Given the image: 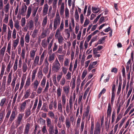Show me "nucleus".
<instances>
[{
	"mask_svg": "<svg viewBox=\"0 0 134 134\" xmlns=\"http://www.w3.org/2000/svg\"><path fill=\"white\" fill-rule=\"evenodd\" d=\"M115 95V94H113V93H111V103L112 105H113L114 103V99Z\"/></svg>",
	"mask_w": 134,
	"mask_h": 134,
	"instance_id": "obj_55",
	"label": "nucleus"
},
{
	"mask_svg": "<svg viewBox=\"0 0 134 134\" xmlns=\"http://www.w3.org/2000/svg\"><path fill=\"white\" fill-rule=\"evenodd\" d=\"M58 40V42L60 45L62 44L64 39L62 36L57 38Z\"/></svg>",
	"mask_w": 134,
	"mask_h": 134,
	"instance_id": "obj_45",
	"label": "nucleus"
},
{
	"mask_svg": "<svg viewBox=\"0 0 134 134\" xmlns=\"http://www.w3.org/2000/svg\"><path fill=\"white\" fill-rule=\"evenodd\" d=\"M47 16H46L44 18L42 22V25L43 27H44L46 24L47 22Z\"/></svg>",
	"mask_w": 134,
	"mask_h": 134,
	"instance_id": "obj_41",
	"label": "nucleus"
},
{
	"mask_svg": "<svg viewBox=\"0 0 134 134\" xmlns=\"http://www.w3.org/2000/svg\"><path fill=\"white\" fill-rule=\"evenodd\" d=\"M22 69L23 72L24 73L26 72L27 69V67L26 63H23Z\"/></svg>",
	"mask_w": 134,
	"mask_h": 134,
	"instance_id": "obj_22",
	"label": "nucleus"
},
{
	"mask_svg": "<svg viewBox=\"0 0 134 134\" xmlns=\"http://www.w3.org/2000/svg\"><path fill=\"white\" fill-rule=\"evenodd\" d=\"M5 113L4 111H0V121H2L4 117Z\"/></svg>",
	"mask_w": 134,
	"mask_h": 134,
	"instance_id": "obj_27",
	"label": "nucleus"
},
{
	"mask_svg": "<svg viewBox=\"0 0 134 134\" xmlns=\"http://www.w3.org/2000/svg\"><path fill=\"white\" fill-rule=\"evenodd\" d=\"M58 53H63L62 55H59L58 58L59 61L61 62H63L64 59V56L66 53L65 51H58Z\"/></svg>",
	"mask_w": 134,
	"mask_h": 134,
	"instance_id": "obj_4",
	"label": "nucleus"
},
{
	"mask_svg": "<svg viewBox=\"0 0 134 134\" xmlns=\"http://www.w3.org/2000/svg\"><path fill=\"white\" fill-rule=\"evenodd\" d=\"M30 37L29 34L27 33L25 36V42L27 43H29L30 42Z\"/></svg>",
	"mask_w": 134,
	"mask_h": 134,
	"instance_id": "obj_36",
	"label": "nucleus"
},
{
	"mask_svg": "<svg viewBox=\"0 0 134 134\" xmlns=\"http://www.w3.org/2000/svg\"><path fill=\"white\" fill-rule=\"evenodd\" d=\"M107 36H104L102 37L98 41V44H101L105 40V37H107Z\"/></svg>",
	"mask_w": 134,
	"mask_h": 134,
	"instance_id": "obj_51",
	"label": "nucleus"
},
{
	"mask_svg": "<svg viewBox=\"0 0 134 134\" xmlns=\"http://www.w3.org/2000/svg\"><path fill=\"white\" fill-rule=\"evenodd\" d=\"M122 114L120 113L117 116L116 121L115 124L117 123L122 118Z\"/></svg>",
	"mask_w": 134,
	"mask_h": 134,
	"instance_id": "obj_43",
	"label": "nucleus"
},
{
	"mask_svg": "<svg viewBox=\"0 0 134 134\" xmlns=\"http://www.w3.org/2000/svg\"><path fill=\"white\" fill-rule=\"evenodd\" d=\"M40 81H39L37 80H35L34 82L32 83L31 86H33L34 88L36 90L37 89L40 83Z\"/></svg>",
	"mask_w": 134,
	"mask_h": 134,
	"instance_id": "obj_9",
	"label": "nucleus"
},
{
	"mask_svg": "<svg viewBox=\"0 0 134 134\" xmlns=\"http://www.w3.org/2000/svg\"><path fill=\"white\" fill-rule=\"evenodd\" d=\"M47 125L48 128V130L49 134H55V128H57V127H55L54 129V125L52 124L50 119L47 118L46 119Z\"/></svg>",
	"mask_w": 134,
	"mask_h": 134,
	"instance_id": "obj_1",
	"label": "nucleus"
},
{
	"mask_svg": "<svg viewBox=\"0 0 134 134\" xmlns=\"http://www.w3.org/2000/svg\"><path fill=\"white\" fill-rule=\"evenodd\" d=\"M30 77H28L26 81L25 85L24 86V88L25 89L28 88L29 86L30 85Z\"/></svg>",
	"mask_w": 134,
	"mask_h": 134,
	"instance_id": "obj_16",
	"label": "nucleus"
},
{
	"mask_svg": "<svg viewBox=\"0 0 134 134\" xmlns=\"http://www.w3.org/2000/svg\"><path fill=\"white\" fill-rule=\"evenodd\" d=\"M6 102V98H2L1 100L0 103V106L2 107L4 105V104Z\"/></svg>",
	"mask_w": 134,
	"mask_h": 134,
	"instance_id": "obj_39",
	"label": "nucleus"
},
{
	"mask_svg": "<svg viewBox=\"0 0 134 134\" xmlns=\"http://www.w3.org/2000/svg\"><path fill=\"white\" fill-rule=\"evenodd\" d=\"M14 22V26L15 27L17 30H19V21L18 20H17L16 21H15Z\"/></svg>",
	"mask_w": 134,
	"mask_h": 134,
	"instance_id": "obj_38",
	"label": "nucleus"
},
{
	"mask_svg": "<svg viewBox=\"0 0 134 134\" xmlns=\"http://www.w3.org/2000/svg\"><path fill=\"white\" fill-rule=\"evenodd\" d=\"M20 43L22 47H23L24 46V38L23 37H21L20 38Z\"/></svg>",
	"mask_w": 134,
	"mask_h": 134,
	"instance_id": "obj_61",
	"label": "nucleus"
},
{
	"mask_svg": "<svg viewBox=\"0 0 134 134\" xmlns=\"http://www.w3.org/2000/svg\"><path fill=\"white\" fill-rule=\"evenodd\" d=\"M27 100H25L24 102L22 103L20 107V109L21 110L24 111L26 106V102Z\"/></svg>",
	"mask_w": 134,
	"mask_h": 134,
	"instance_id": "obj_26",
	"label": "nucleus"
},
{
	"mask_svg": "<svg viewBox=\"0 0 134 134\" xmlns=\"http://www.w3.org/2000/svg\"><path fill=\"white\" fill-rule=\"evenodd\" d=\"M13 64L10 61L6 69V71L8 73H9L10 71V68L12 67Z\"/></svg>",
	"mask_w": 134,
	"mask_h": 134,
	"instance_id": "obj_21",
	"label": "nucleus"
},
{
	"mask_svg": "<svg viewBox=\"0 0 134 134\" xmlns=\"http://www.w3.org/2000/svg\"><path fill=\"white\" fill-rule=\"evenodd\" d=\"M112 111V108L111 107L110 103L108 104V109L107 110V113H111Z\"/></svg>",
	"mask_w": 134,
	"mask_h": 134,
	"instance_id": "obj_50",
	"label": "nucleus"
},
{
	"mask_svg": "<svg viewBox=\"0 0 134 134\" xmlns=\"http://www.w3.org/2000/svg\"><path fill=\"white\" fill-rule=\"evenodd\" d=\"M62 103L63 108H65L66 102V96L65 94H62Z\"/></svg>",
	"mask_w": 134,
	"mask_h": 134,
	"instance_id": "obj_14",
	"label": "nucleus"
},
{
	"mask_svg": "<svg viewBox=\"0 0 134 134\" xmlns=\"http://www.w3.org/2000/svg\"><path fill=\"white\" fill-rule=\"evenodd\" d=\"M100 127L99 123H97L96 125L94 132L100 133Z\"/></svg>",
	"mask_w": 134,
	"mask_h": 134,
	"instance_id": "obj_10",
	"label": "nucleus"
},
{
	"mask_svg": "<svg viewBox=\"0 0 134 134\" xmlns=\"http://www.w3.org/2000/svg\"><path fill=\"white\" fill-rule=\"evenodd\" d=\"M60 23V19H54L53 21V30L55 31L57 29L58 26L59 25Z\"/></svg>",
	"mask_w": 134,
	"mask_h": 134,
	"instance_id": "obj_6",
	"label": "nucleus"
},
{
	"mask_svg": "<svg viewBox=\"0 0 134 134\" xmlns=\"http://www.w3.org/2000/svg\"><path fill=\"white\" fill-rule=\"evenodd\" d=\"M98 10L97 8L92 7V12L95 14H97L98 13V11H97Z\"/></svg>",
	"mask_w": 134,
	"mask_h": 134,
	"instance_id": "obj_58",
	"label": "nucleus"
},
{
	"mask_svg": "<svg viewBox=\"0 0 134 134\" xmlns=\"http://www.w3.org/2000/svg\"><path fill=\"white\" fill-rule=\"evenodd\" d=\"M32 10V5H30L28 8L27 10V13L26 15V19H28L30 16Z\"/></svg>",
	"mask_w": 134,
	"mask_h": 134,
	"instance_id": "obj_15",
	"label": "nucleus"
},
{
	"mask_svg": "<svg viewBox=\"0 0 134 134\" xmlns=\"http://www.w3.org/2000/svg\"><path fill=\"white\" fill-rule=\"evenodd\" d=\"M84 125V121H82L81 124L80 129V132L82 133L83 131Z\"/></svg>",
	"mask_w": 134,
	"mask_h": 134,
	"instance_id": "obj_49",
	"label": "nucleus"
},
{
	"mask_svg": "<svg viewBox=\"0 0 134 134\" xmlns=\"http://www.w3.org/2000/svg\"><path fill=\"white\" fill-rule=\"evenodd\" d=\"M64 29V22L63 21H62L59 27L57 29V30H59L60 31H62Z\"/></svg>",
	"mask_w": 134,
	"mask_h": 134,
	"instance_id": "obj_33",
	"label": "nucleus"
},
{
	"mask_svg": "<svg viewBox=\"0 0 134 134\" xmlns=\"http://www.w3.org/2000/svg\"><path fill=\"white\" fill-rule=\"evenodd\" d=\"M31 108H28L26 111L25 116L26 117H28L31 114L30 111Z\"/></svg>",
	"mask_w": 134,
	"mask_h": 134,
	"instance_id": "obj_32",
	"label": "nucleus"
},
{
	"mask_svg": "<svg viewBox=\"0 0 134 134\" xmlns=\"http://www.w3.org/2000/svg\"><path fill=\"white\" fill-rule=\"evenodd\" d=\"M70 89L69 86H65L63 87V91L66 95H68L69 93Z\"/></svg>",
	"mask_w": 134,
	"mask_h": 134,
	"instance_id": "obj_17",
	"label": "nucleus"
},
{
	"mask_svg": "<svg viewBox=\"0 0 134 134\" xmlns=\"http://www.w3.org/2000/svg\"><path fill=\"white\" fill-rule=\"evenodd\" d=\"M37 75L39 79H42L43 75L42 73V70H40L38 71L37 73Z\"/></svg>",
	"mask_w": 134,
	"mask_h": 134,
	"instance_id": "obj_44",
	"label": "nucleus"
},
{
	"mask_svg": "<svg viewBox=\"0 0 134 134\" xmlns=\"http://www.w3.org/2000/svg\"><path fill=\"white\" fill-rule=\"evenodd\" d=\"M41 110H43L44 112H48L49 110L47 106L44 104L43 105Z\"/></svg>",
	"mask_w": 134,
	"mask_h": 134,
	"instance_id": "obj_24",
	"label": "nucleus"
},
{
	"mask_svg": "<svg viewBox=\"0 0 134 134\" xmlns=\"http://www.w3.org/2000/svg\"><path fill=\"white\" fill-rule=\"evenodd\" d=\"M5 18L3 20V21L6 23H7L8 22L9 18V16L8 15L5 14Z\"/></svg>",
	"mask_w": 134,
	"mask_h": 134,
	"instance_id": "obj_64",
	"label": "nucleus"
},
{
	"mask_svg": "<svg viewBox=\"0 0 134 134\" xmlns=\"http://www.w3.org/2000/svg\"><path fill=\"white\" fill-rule=\"evenodd\" d=\"M48 8L49 6L47 4H44L43 10V14L44 15H45L47 14Z\"/></svg>",
	"mask_w": 134,
	"mask_h": 134,
	"instance_id": "obj_8",
	"label": "nucleus"
},
{
	"mask_svg": "<svg viewBox=\"0 0 134 134\" xmlns=\"http://www.w3.org/2000/svg\"><path fill=\"white\" fill-rule=\"evenodd\" d=\"M121 82H120L119 83L118 87V91L117 92V94L118 95H119L121 89Z\"/></svg>",
	"mask_w": 134,
	"mask_h": 134,
	"instance_id": "obj_40",
	"label": "nucleus"
},
{
	"mask_svg": "<svg viewBox=\"0 0 134 134\" xmlns=\"http://www.w3.org/2000/svg\"><path fill=\"white\" fill-rule=\"evenodd\" d=\"M52 80L54 84L56 86H58V83L57 82L56 80V75H53L52 77Z\"/></svg>",
	"mask_w": 134,
	"mask_h": 134,
	"instance_id": "obj_28",
	"label": "nucleus"
},
{
	"mask_svg": "<svg viewBox=\"0 0 134 134\" xmlns=\"http://www.w3.org/2000/svg\"><path fill=\"white\" fill-rule=\"evenodd\" d=\"M63 75V74L62 72H61L60 74L58 75L57 76V81L59 82L60 80Z\"/></svg>",
	"mask_w": 134,
	"mask_h": 134,
	"instance_id": "obj_59",
	"label": "nucleus"
},
{
	"mask_svg": "<svg viewBox=\"0 0 134 134\" xmlns=\"http://www.w3.org/2000/svg\"><path fill=\"white\" fill-rule=\"evenodd\" d=\"M61 31L59 30H57L55 35V37L56 39L62 36L61 34Z\"/></svg>",
	"mask_w": 134,
	"mask_h": 134,
	"instance_id": "obj_35",
	"label": "nucleus"
},
{
	"mask_svg": "<svg viewBox=\"0 0 134 134\" xmlns=\"http://www.w3.org/2000/svg\"><path fill=\"white\" fill-rule=\"evenodd\" d=\"M11 113V110H9L7 113V114L5 117V120H4V122H7L8 121V118H9Z\"/></svg>",
	"mask_w": 134,
	"mask_h": 134,
	"instance_id": "obj_20",
	"label": "nucleus"
},
{
	"mask_svg": "<svg viewBox=\"0 0 134 134\" xmlns=\"http://www.w3.org/2000/svg\"><path fill=\"white\" fill-rule=\"evenodd\" d=\"M61 132H60L59 133L58 129L56 128L55 131V134H65V131L64 130L61 129Z\"/></svg>",
	"mask_w": 134,
	"mask_h": 134,
	"instance_id": "obj_29",
	"label": "nucleus"
},
{
	"mask_svg": "<svg viewBox=\"0 0 134 134\" xmlns=\"http://www.w3.org/2000/svg\"><path fill=\"white\" fill-rule=\"evenodd\" d=\"M65 14L66 18H68L69 17V10L67 8H66L65 10Z\"/></svg>",
	"mask_w": 134,
	"mask_h": 134,
	"instance_id": "obj_62",
	"label": "nucleus"
},
{
	"mask_svg": "<svg viewBox=\"0 0 134 134\" xmlns=\"http://www.w3.org/2000/svg\"><path fill=\"white\" fill-rule=\"evenodd\" d=\"M75 19L77 20H79V16L78 12L77 9H76L75 13Z\"/></svg>",
	"mask_w": 134,
	"mask_h": 134,
	"instance_id": "obj_54",
	"label": "nucleus"
},
{
	"mask_svg": "<svg viewBox=\"0 0 134 134\" xmlns=\"http://www.w3.org/2000/svg\"><path fill=\"white\" fill-rule=\"evenodd\" d=\"M110 121V119L109 120V122H108V120L105 121V127L107 131H108L109 128Z\"/></svg>",
	"mask_w": 134,
	"mask_h": 134,
	"instance_id": "obj_37",
	"label": "nucleus"
},
{
	"mask_svg": "<svg viewBox=\"0 0 134 134\" xmlns=\"http://www.w3.org/2000/svg\"><path fill=\"white\" fill-rule=\"evenodd\" d=\"M89 112V109L87 108V109L86 111L83 114L86 118H88Z\"/></svg>",
	"mask_w": 134,
	"mask_h": 134,
	"instance_id": "obj_63",
	"label": "nucleus"
},
{
	"mask_svg": "<svg viewBox=\"0 0 134 134\" xmlns=\"http://www.w3.org/2000/svg\"><path fill=\"white\" fill-rule=\"evenodd\" d=\"M18 61V60L16 59L15 60L14 64L13 67L14 72L16 71L17 69Z\"/></svg>",
	"mask_w": 134,
	"mask_h": 134,
	"instance_id": "obj_30",
	"label": "nucleus"
},
{
	"mask_svg": "<svg viewBox=\"0 0 134 134\" xmlns=\"http://www.w3.org/2000/svg\"><path fill=\"white\" fill-rule=\"evenodd\" d=\"M6 76H4L2 80V86L4 88H5Z\"/></svg>",
	"mask_w": 134,
	"mask_h": 134,
	"instance_id": "obj_46",
	"label": "nucleus"
},
{
	"mask_svg": "<svg viewBox=\"0 0 134 134\" xmlns=\"http://www.w3.org/2000/svg\"><path fill=\"white\" fill-rule=\"evenodd\" d=\"M54 59V54L50 55L49 57L48 61L51 63L53 62V61Z\"/></svg>",
	"mask_w": 134,
	"mask_h": 134,
	"instance_id": "obj_34",
	"label": "nucleus"
},
{
	"mask_svg": "<svg viewBox=\"0 0 134 134\" xmlns=\"http://www.w3.org/2000/svg\"><path fill=\"white\" fill-rule=\"evenodd\" d=\"M19 41V38H17L16 39L14 40V43H13V46L14 48V49L17 47Z\"/></svg>",
	"mask_w": 134,
	"mask_h": 134,
	"instance_id": "obj_23",
	"label": "nucleus"
},
{
	"mask_svg": "<svg viewBox=\"0 0 134 134\" xmlns=\"http://www.w3.org/2000/svg\"><path fill=\"white\" fill-rule=\"evenodd\" d=\"M62 91V89L59 86L57 90V97H60L61 95V92Z\"/></svg>",
	"mask_w": 134,
	"mask_h": 134,
	"instance_id": "obj_25",
	"label": "nucleus"
},
{
	"mask_svg": "<svg viewBox=\"0 0 134 134\" xmlns=\"http://www.w3.org/2000/svg\"><path fill=\"white\" fill-rule=\"evenodd\" d=\"M30 124L27 123L25 127V129L24 131V134H28L30 129Z\"/></svg>",
	"mask_w": 134,
	"mask_h": 134,
	"instance_id": "obj_12",
	"label": "nucleus"
},
{
	"mask_svg": "<svg viewBox=\"0 0 134 134\" xmlns=\"http://www.w3.org/2000/svg\"><path fill=\"white\" fill-rule=\"evenodd\" d=\"M65 125L67 128H69L71 126V122L69 118H66L65 120Z\"/></svg>",
	"mask_w": 134,
	"mask_h": 134,
	"instance_id": "obj_19",
	"label": "nucleus"
},
{
	"mask_svg": "<svg viewBox=\"0 0 134 134\" xmlns=\"http://www.w3.org/2000/svg\"><path fill=\"white\" fill-rule=\"evenodd\" d=\"M39 59V57L38 56H36L34 62V63L35 64L37 65L38 64Z\"/></svg>",
	"mask_w": 134,
	"mask_h": 134,
	"instance_id": "obj_60",
	"label": "nucleus"
},
{
	"mask_svg": "<svg viewBox=\"0 0 134 134\" xmlns=\"http://www.w3.org/2000/svg\"><path fill=\"white\" fill-rule=\"evenodd\" d=\"M48 115L51 118V119H53L55 117V115L54 113L51 111H50L48 113Z\"/></svg>",
	"mask_w": 134,
	"mask_h": 134,
	"instance_id": "obj_47",
	"label": "nucleus"
},
{
	"mask_svg": "<svg viewBox=\"0 0 134 134\" xmlns=\"http://www.w3.org/2000/svg\"><path fill=\"white\" fill-rule=\"evenodd\" d=\"M24 116V114L23 113H19L18 114L17 119L18 125L16 127L20 124Z\"/></svg>",
	"mask_w": 134,
	"mask_h": 134,
	"instance_id": "obj_7",
	"label": "nucleus"
},
{
	"mask_svg": "<svg viewBox=\"0 0 134 134\" xmlns=\"http://www.w3.org/2000/svg\"><path fill=\"white\" fill-rule=\"evenodd\" d=\"M46 79L43 77L41 83V85L42 87H44L45 86L46 84Z\"/></svg>",
	"mask_w": 134,
	"mask_h": 134,
	"instance_id": "obj_42",
	"label": "nucleus"
},
{
	"mask_svg": "<svg viewBox=\"0 0 134 134\" xmlns=\"http://www.w3.org/2000/svg\"><path fill=\"white\" fill-rule=\"evenodd\" d=\"M30 89L27 90L24 92V95L23 98L24 99H25L27 98L30 96Z\"/></svg>",
	"mask_w": 134,
	"mask_h": 134,
	"instance_id": "obj_13",
	"label": "nucleus"
},
{
	"mask_svg": "<svg viewBox=\"0 0 134 134\" xmlns=\"http://www.w3.org/2000/svg\"><path fill=\"white\" fill-rule=\"evenodd\" d=\"M42 46L44 48H46L47 46V44L46 42L45 39H44L41 42Z\"/></svg>",
	"mask_w": 134,
	"mask_h": 134,
	"instance_id": "obj_48",
	"label": "nucleus"
},
{
	"mask_svg": "<svg viewBox=\"0 0 134 134\" xmlns=\"http://www.w3.org/2000/svg\"><path fill=\"white\" fill-rule=\"evenodd\" d=\"M125 118H123L121 120V121L120 122V123L119 126V129H120L121 128V127L125 121Z\"/></svg>",
	"mask_w": 134,
	"mask_h": 134,
	"instance_id": "obj_56",
	"label": "nucleus"
},
{
	"mask_svg": "<svg viewBox=\"0 0 134 134\" xmlns=\"http://www.w3.org/2000/svg\"><path fill=\"white\" fill-rule=\"evenodd\" d=\"M69 107L70 109L72 108L73 107L72 99V97H70L69 100Z\"/></svg>",
	"mask_w": 134,
	"mask_h": 134,
	"instance_id": "obj_52",
	"label": "nucleus"
},
{
	"mask_svg": "<svg viewBox=\"0 0 134 134\" xmlns=\"http://www.w3.org/2000/svg\"><path fill=\"white\" fill-rule=\"evenodd\" d=\"M16 114V111L13 110L12 112L10 117L9 119V122L11 123L15 119Z\"/></svg>",
	"mask_w": 134,
	"mask_h": 134,
	"instance_id": "obj_5",
	"label": "nucleus"
},
{
	"mask_svg": "<svg viewBox=\"0 0 134 134\" xmlns=\"http://www.w3.org/2000/svg\"><path fill=\"white\" fill-rule=\"evenodd\" d=\"M60 65V64L59 63L57 59H56L53 63V65L52 68L53 70L54 71L57 72L60 69L59 66Z\"/></svg>",
	"mask_w": 134,
	"mask_h": 134,
	"instance_id": "obj_2",
	"label": "nucleus"
},
{
	"mask_svg": "<svg viewBox=\"0 0 134 134\" xmlns=\"http://www.w3.org/2000/svg\"><path fill=\"white\" fill-rule=\"evenodd\" d=\"M66 82L65 79L63 77L60 81V84L62 86H64Z\"/></svg>",
	"mask_w": 134,
	"mask_h": 134,
	"instance_id": "obj_53",
	"label": "nucleus"
},
{
	"mask_svg": "<svg viewBox=\"0 0 134 134\" xmlns=\"http://www.w3.org/2000/svg\"><path fill=\"white\" fill-rule=\"evenodd\" d=\"M94 128V123L93 121H91V125L90 127V134H93Z\"/></svg>",
	"mask_w": 134,
	"mask_h": 134,
	"instance_id": "obj_31",
	"label": "nucleus"
},
{
	"mask_svg": "<svg viewBox=\"0 0 134 134\" xmlns=\"http://www.w3.org/2000/svg\"><path fill=\"white\" fill-rule=\"evenodd\" d=\"M26 23V20L25 18H23L21 20V24L22 26H24Z\"/></svg>",
	"mask_w": 134,
	"mask_h": 134,
	"instance_id": "obj_57",
	"label": "nucleus"
},
{
	"mask_svg": "<svg viewBox=\"0 0 134 134\" xmlns=\"http://www.w3.org/2000/svg\"><path fill=\"white\" fill-rule=\"evenodd\" d=\"M28 24L29 30H33L34 27V23L32 20H31L29 21L28 23L27 24Z\"/></svg>",
	"mask_w": 134,
	"mask_h": 134,
	"instance_id": "obj_11",
	"label": "nucleus"
},
{
	"mask_svg": "<svg viewBox=\"0 0 134 134\" xmlns=\"http://www.w3.org/2000/svg\"><path fill=\"white\" fill-rule=\"evenodd\" d=\"M62 105L61 101L60 100L58 102V110L60 112H62L63 111Z\"/></svg>",
	"mask_w": 134,
	"mask_h": 134,
	"instance_id": "obj_18",
	"label": "nucleus"
},
{
	"mask_svg": "<svg viewBox=\"0 0 134 134\" xmlns=\"http://www.w3.org/2000/svg\"><path fill=\"white\" fill-rule=\"evenodd\" d=\"M62 0H59L58 3V5L61 4L60 10V13L61 15H62L64 14V2L62 3Z\"/></svg>",
	"mask_w": 134,
	"mask_h": 134,
	"instance_id": "obj_3",
	"label": "nucleus"
}]
</instances>
